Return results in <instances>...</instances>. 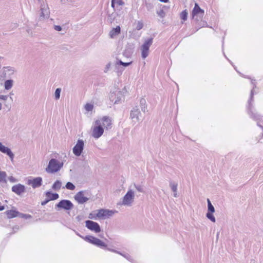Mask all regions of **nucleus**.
I'll return each mask as SVG.
<instances>
[{"instance_id":"3","label":"nucleus","mask_w":263,"mask_h":263,"mask_svg":"<svg viewBox=\"0 0 263 263\" xmlns=\"http://www.w3.org/2000/svg\"><path fill=\"white\" fill-rule=\"evenodd\" d=\"M153 42V38H148L144 41L141 45L140 50L141 51V57L143 59L147 58L149 54V48Z\"/></svg>"},{"instance_id":"53","label":"nucleus","mask_w":263,"mask_h":263,"mask_svg":"<svg viewBox=\"0 0 263 263\" xmlns=\"http://www.w3.org/2000/svg\"><path fill=\"white\" fill-rule=\"evenodd\" d=\"M91 214H90V215H89V218H92V217L90 216H91Z\"/></svg>"},{"instance_id":"26","label":"nucleus","mask_w":263,"mask_h":263,"mask_svg":"<svg viewBox=\"0 0 263 263\" xmlns=\"http://www.w3.org/2000/svg\"><path fill=\"white\" fill-rule=\"evenodd\" d=\"M125 3L123 0H111V7H115L116 5L118 6L121 5H124Z\"/></svg>"},{"instance_id":"12","label":"nucleus","mask_w":263,"mask_h":263,"mask_svg":"<svg viewBox=\"0 0 263 263\" xmlns=\"http://www.w3.org/2000/svg\"><path fill=\"white\" fill-rule=\"evenodd\" d=\"M85 223L86 227L90 231L97 233L101 232L100 226L97 222L87 220L85 221Z\"/></svg>"},{"instance_id":"25","label":"nucleus","mask_w":263,"mask_h":263,"mask_svg":"<svg viewBox=\"0 0 263 263\" xmlns=\"http://www.w3.org/2000/svg\"><path fill=\"white\" fill-rule=\"evenodd\" d=\"M140 106L141 109V110L145 112L146 108H147V105H146V102L145 99L144 98H141L140 100Z\"/></svg>"},{"instance_id":"36","label":"nucleus","mask_w":263,"mask_h":263,"mask_svg":"<svg viewBox=\"0 0 263 263\" xmlns=\"http://www.w3.org/2000/svg\"><path fill=\"white\" fill-rule=\"evenodd\" d=\"M18 217H21L24 219H29L31 218V216L29 214H23L18 212Z\"/></svg>"},{"instance_id":"4","label":"nucleus","mask_w":263,"mask_h":263,"mask_svg":"<svg viewBox=\"0 0 263 263\" xmlns=\"http://www.w3.org/2000/svg\"><path fill=\"white\" fill-rule=\"evenodd\" d=\"M109 99L114 104H119L120 103L122 99H124V95L118 88H115L113 91H110Z\"/></svg>"},{"instance_id":"19","label":"nucleus","mask_w":263,"mask_h":263,"mask_svg":"<svg viewBox=\"0 0 263 263\" xmlns=\"http://www.w3.org/2000/svg\"><path fill=\"white\" fill-rule=\"evenodd\" d=\"M0 152L2 153L5 154L7 155L11 160L13 159L14 154L12 152L10 148L9 147L5 146L2 143L0 142Z\"/></svg>"},{"instance_id":"43","label":"nucleus","mask_w":263,"mask_h":263,"mask_svg":"<svg viewBox=\"0 0 263 263\" xmlns=\"http://www.w3.org/2000/svg\"><path fill=\"white\" fill-rule=\"evenodd\" d=\"M106 250H109V251H110L111 252H115V253H118V254H119L120 255V253H121V252H119L118 251H117L116 250L112 249H109L107 247V249Z\"/></svg>"},{"instance_id":"32","label":"nucleus","mask_w":263,"mask_h":263,"mask_svg":"<svg viewBox=\"0 0 263 263\" xmlns=\"http://www.w3.org/2000/svg\"><path fill=\"white\" fill-rule=\"evenodd\" d=\"M65 187L70 190H74L76 188L75 185L71 182H68L65 185Z\"/></svg>"},{"instance_id":"31","label":"nucleus","mask_w":263,"mask_h":263,"mask_svg":"<svg viewBox=\"0 0 263 263\" xmlns=\"http://www.w3.org/2000/svg\"><path fill=\"white\" fill-rule=\"evenodd\" d=\"M170 186L171 187L173 192H175L176 191H177L178 184L177 183L171 181L170 182Z\"/></svg>"},{"instance_id":"34","label":"nucleus","mask_w":263,"mask_h":263,"mask_svg":"<svg viewBox=\"0 0 263 263\" xmlns=\"http://www.w3.org/2000/svg\"><path fill=\"white\" fill-rule=\"evenodd\" d=\"M132 64V62H123L121 60H119L117 62L116 65H122L124 67H127L130 65Z\"/></svg>"},{"instance_id":"16","label":"nucleus","mask_w":263,"mask_h":263,"mask_svg":"<svg viewBox=\"0 0 263 263\" xmlns=\"http://www.w3.org/2000/svg\"><path fill=\"white\" fill-rule=\"evenodd\" d=\"M86 192L81 191L78 192L74 196V199L79 203L83 204L89 200V198L85 196Z\"/></svg>"},{"instance_id":"30","label":"nucleus","mask_w":263,"mask_h":263,"mask_svg":"<svg viewBox=\"0 0 263 263\" xmlns=\"http://www.w3.org/2000/svg\"><path fill=\"white\" fill-rule=\"evenodd\" d=\"M188 12L186 10H184L180 13V18L183 21H185L187 20Z\"/></svg>"},{"instance_id":"22","label":"nucleus","mask_w":263,"mask_h":263,"mask_svg":"<svg viewBox=\"0 0 263 263\" xmlns=\"http://www.w3.org/2000/svg\"><path fill=\"white\" fill-rule=\"evenodd\" d=\"M5 213L7 217L9 219L18 217V211L13 210L6 211Z\"/></svg>"},{"instance_id":"8","label":"nucleus","mask_w":263,"mask_h":263,"mask_svg":"<svg viewBox=\"0 0 263 263\" xmlns=\"http://www.w3.org/2000/svg\"><path fill=\"white\" fill-rule=\"evenodd\" d=\"M134 199V193L132 190H129L123 197L122 204L124 205L130 206L131 205Z\"/></svg>"},{"instance_id":"1","label":"nucleus","mask_w":263,"mask_h":263,"mask_svg":"<svg viewBox=\"0 0 263 263\" xmlns=\"http://www.w3.org/2000/svg\"><path fill=\"white\" fill-rule=\"evenodd\" d=\"M63 166V162H60L56 159L52 158L50 160L46 171L49 173H56L60 171Z\"/></svg>"},{"instance_id":"28","label":"nucleus","mask_w":263,"mask_h":263,"mask_svg":"<svg viewBox=\"0 0 263 263\" xmlns=\"http://www.w3.org/2000/svg\"><path fill=\"white\" fill-rule=\"evenodd\" d=\"M13 80H7L5 82L4 86L6 90H9L11 89L13 86Z\"/></svg>"},{"instance_id":"2","label":"nucleus","mask_w":263,"mask_h":263,"mask_svg":"<svg viewBox=\"0 0 263 263\" xmlns=\"http://www.w3.org/2000/svg\"><path fill=\"white\" fill-rule=\"evenodd\" d=\"M83 239L86 241L95 245V246L100 248L102 249H107V245L104 242L99 239V238L95 237L91 235H87L85 237H83Z\"/></svg>"},{"instance_id":"27","label":"nucleus","mask_w":263,"mask_h":263,"mask_svg":"<svg viewBox=\"0 0 263 263\" xmlns=\"http://www.w3.org/2000/svg\"><path fill=\"white\" fill-rule=\"evenodd\" d=\"M62 186V182L61 181L57 180L53 184L52 189L55 191H59Z\"/></svg>"},{"instance_id":"10","label":"nucleus","mask_w":263,"mask_h":263,"mask_svg":"<svg viewBox=\"0 0 263 263\" xmlns=\"http://www.w3.org/2000/svg\"><path fill=\"white\" fill-rule=\"evenodd\" d=\"M84 143L82 139H79L77 141L76 144L73 147L72 151L73 153L76 156H80L84 149Z\"/></svg>"},{"instance_id":"48","label":"nucleus","mask_w":263,"mask_h":263,"mask_svg":"<svg viewBox=\"0 0 263 263\" xmlns=\"http://www.w3.org/2000/svg\"><path fill=\"white\" fill-rule=\"evenodd\" d=\"M76 219H77L78 221H80L81 219V216L80 215H78L76 217Z\"/></svg>"},{"instance_id":"6","label":"nucleus","mask_w":263,"mask_h":263,"mask_svg":"<svg viewBox=\"0 0 263 263\" xmlns=\"http://www.w3.org/2000/svg\"><path fill=\"white\" fill-rule=\"evenodd\" d=\"M56 208L69 211L73 207L72 202L69 200L63 199L55 205Z\"/></svg>"},{"instance_id":"41","label":"nucleus","mask_w":263,"mask_h":263,"mask_svg":"<svg viewBox=\"0 0 263 263\" xmlns=\"http://www.w3.org/2000/svg\"><path fill=\"white\" fill-rule=\"evenodd\" d=\"M110 66H111V63L110 62L108 63V64H107L105 67L104 72L106 73L110 69Z\"/></svg>"},{"instance_id":"5","label":"nucleus","mask_w":263,"mask_h":263,"mask_svg":"<svg viewBox=\"0 0 263 263\" xmlns=\"http://www.w3.org/2000/svg\"><path fill=\"white\" fill-rule=\"evenodd\" d=\"M38 1L41 3L39 20L42 21L49 18L50 11L48 5L44 3V0H38Z\"/></svg>"},{"instance_id":"9","label":"nucleus","mask_w":263,"mask_h":263,"mask_svg":"<svg viewBox=\"0 0 263 263\" xmlns=\"http://www.w3.org/2000/svg\"><path fill=\"white\" fill-rule=\"evenodd\" d=\"M96 121H99L100 125H102V126L104 127V129L106 130L110 129L112 127V120L108 116H103L102 118Z\"/></svg>"},{"instance_id":"7","label":"nucleus","mask_w":263,"mask_h":263,"mask_svg":"<svg viewBox=\"0 0 263 263\" xmlns=\"http://www.w3.org/2000/svg\"><path fill=\"white\" fill-rule=\"evenodd\" d=\"M96 126L92 129V136L95 139L99 138L104 133V128L100 125L99 121L95 122Z\"/></svg>"},{"instance_id":"29","label":"nucleus","mask_w":263,"mask_h":263,"mask_svg":"<svg viewBox=\"0 0 263 263\" xmlns=\"http://www.w3.org/2000/svg\"><path fill=\"white\" fill-rule=\"evenodd\" d=\"M6 177L7 174L4 171H0V182L1 183H6Z\"/></svg>"},{"instance_id":"14","label":"nucleus","mask_w":263,"mask_h":263,"mask_svg":"<svg viewBox=\"0 0 263 263\" xmlns=\"http://www.w3.org/2000/svg\"><path fill=\"white\" fill-rule=\"evenodd\" d=\"M27 183L31 185L32 188L35 189L40 187L42 184V178L41 177L32 178L28 179Z\"/></svg>"},{"instance_id":"33","label":"nucleus","mask_w":263,"mask_h":263,"mask_svg":"<svg viewBox=\"0 0 263 263\" xmlns=\"http://www.w3.org/2000/svg\"><path fill=\"white\" fill-rule=\"evenodd\" d=\"M134 186L138 192L140 193L144 192L143 186L142 185L135 183Z\"/></svg>"},{"instance_id":"13","label":"nucleus","mask_w":263,"mask_h":263,"mask_svg":"<svg viewBox=\"0 0 263 263\" xmlns=\"http://www.w3.org/2000/svg\"><path fill=\"white\" fill-rule=\"evenodd\" d=\"M123 6L124 5H121L120 6H118V5H116L115 7H112L114 9L115 12L111 13V14H109L108 15L111 22H112L115 19L116 16H121L123 14Z\"/></svg>"},{"instance_id":"40","label":"nucleus","mask_w":263,"mask_h":263,"mask_svg":"<svg viewBox=\"0 0 263 263\" xmlns=\"http://www.w3.org/2000/svg\"><path fill=\"white\" fill-rule=\"evenodd\" d=\"M8 180H9L10 182L12 183L16 182L17 181V180L12 176H9L8 177Z\"/></svg>"},{"instance_id":"37","label":"nucleus","mask_w":263,"mask_h":263,"mask_svg":"<svg viewBox=\"0 0 263 263\" xmlns=\"http://www.w3.org/2000/svg\"><path fill=\"white\" fill-rule=\"evenodd\" d=\"M93 105L92 104H90V103H87L85 105V109L87 111H92V110L93 109Z\"/></svg>"},{"instance_id":"38","label":"nucleus","mask_w":263,"mask_h":263,"mask_svg":"<svg viewBox=\"0 0 263 263\" xmlns=\"http://www.w3.org/2000/svg\"><path fill=\"white\" fill-rule=\"evenodd\" d=\"M120 255L125 257L126 259L130 262H133L134 260L132 258V256L128 254H123L122 253H120Z\"/></svg>"},{"instance_id":"18","label":"nucleus","mask_w":263,"mask_h":263,"mask_svg":"<svg viewBox=\"0 0 263 263\" xmlns=\"http://www.w3.org/2000/svg\"><path fill=\"white\" fill-rule=\"evenodd\" d=\"M115 211L109 210L100 209L98 211L97 216L99 218H106L111 216Z\"/></svg>"},{"instance_id":"47","label":"nucleus","mask_w":263,"mask_h":263,"mask_svg":"<svg viewBox=\"0 0 263 263\" xmlns=\"http://www.w3.org/2000/svg\"><path fill=\"white\" fill-rule=\"evenodd\" d=\"M13 230L14 232H15L16 231H17L18 230V227L16 226V227H14L13 228Z\"/></svg>"},{"instance_id":"11","label":"nucleus","mask_w":263,"mask_h":263,"mask_svg":"<svg viewBox=\"0 0 263 263\" xmlns=\"http://www.w3.org/2000/svg\"><path fill=\"white\" fill-rule=\"evenodd\" d=\"M141 117V113L137 106L133 107L130 113V118L133 122L136 123L139 122Z\"/></svg>"},{"instance_id":"50","label":"nucleus","mask_w":263,"mask_h":263,"mask_svg":"<svg viewBox=\"0 0 263 263\" xmlns=\"http://www.w3.org/2000/svg\"><path fill=\"white\" fill-rule=\"evenodd\" d=\"M173 195H174V196L175 197H178L177 191H176L175 192H174Z\"/></svg>"},{"instance_id":"51","label":"nucleus","mask_w":263,"mask_h":263,"mask_svg":"<svg viewBox=\"0 0 263 263\" xmlns=\"http://www.w3.org/2000/svg\"><path fill=\"white\" fill-rule=\"evenodd\" d=\"M122 71H123L122 70H121L120 71H117L118 75L119 76V75L121 74L122 72Z\"/></svg>"},{"instance_id":"24","label":"nucleus","mask_w":263,"mask_h":263,"mask_svg":"<svg viewBox=\"0 0 263 263\" xmlns=\"http://www.w3.org/2000/svg\"><path fill=\"white\" fill-rule=\"evenodd\" d=\"M14 72V69L13 67L8 66L4 67V74L5 77H7V75L10 76L13 74Z\"/></svg>"},{"instance_id":"21","label":"nucleus","mask_w":263,"mask_h":263,"mask_svg":"<svg viewBox=\"0 0 263 263\" xmlns=\"http://www.w3.org/2000/svg\"><path fill=\"white\" fill-rule=\"evenodd\" d=\"M121 28L119 26H117L116 28H114L109 32V36L110 38H114L116 36L120 33Z\"/></svg>"},{"instance_id":"20","label":"nucleus","mask_w":263,"mask_h":263,"mask_svg":"<svg viewBox=\"0 0 263 263\" xmlns=\"http://www.w3.org/2000/svg\"><path fill=\"white\" fill-rule=\"evenodd\" d=\"M199 14L203 15L204 11L200 8L197 3H195L194 8H193L192 12V17L193 18L195 15Z\"/></svg>"},{"instance_id":"52","label":"nucleus","mask_w":263,"mask_h":263,"mask_svg":"<svg viewBox=\"0 0 263 263\" xmlns=\"http://www.w3.org/2000/svg\"><path fill=\"white\" fill-rule=\"evenodd\" d=\"M2 105L1 103L0 102V110L2 109Z\"/></svg>"},{"instance_id":"23","label":"nucleus","mask_w":263,"mask_h":263,"mask_svg":"<svg viewBox=\"0 0 263 263\" xmlns=\"http://www.w3.org/2000/svg\"><path fill=\"white\" fill-rule=\"evenodd\" d=\"M46 196L50 201L54 200L59 198V195L57 193H53L50 191H47L46 192Z\"/></svg>"},{"instance_id":"35","label":"nucleus","mask_w":263,"mask_h":263,"mask_svg":"<svg viewBox=\"0 0 263 263\" xmlns=\"http://www.w3.org/2000/svg\"><path fill=\"white\" fill-rule=\"evenodd\" d=\"M61 91V89L60 88H58L55 89L54 93V97L56 100H58L60 99Z\"/></svg>"},{"instance_id":"15","label":"nucleus","mask_w":263,"mask_h":263,"mask_svg":"<svg viewBox=\"0 0 263 263\" xmlns=\"http://www.w3.org/2000/svg\"><path fill=\"white\" fill-rule=\"evenodd\" d=\"M208 202V212L206 214V217L210 219L211 221L215 222L216 219L213 215V213L215 212V208L212 205L209 199H207Z\"/></svg>"},{"instance_id":"42","label":"nucleus","mask_w":263,"mask_h":263,"mask_svg":"<svg viewBox=\"0 0 263 263\" xmlns=\"http://www.w3.org/2000/svg\"><path fill=\"white\" fill-rule=\"evenodd\" d=\"M54 29L55 30L58 31H60L62 30V27H61V26H60L59 25H54Z\"/></svg>"},{"instance_id":"39","label":"nucleus","mask_w":263,"mask_h":263,"mask_svg":"<svg viewBox=\"0 0 263 263\" xmlns=\"http://www.w3.org/2000/svg\"><path fill=\"white\" fill-rule=\"evenodd\" d=\"M143 27V24L142 22L138 21L136 26V29L138 30H141Z\"/></svg>"},{"instance_id":"44","label":"nucleus","mask_w":263,"mask_h":263,"mask_svg":"<svg viewBox=\"0 0 263 263\" xmlns=\"http://www.w3.org/2000/svg\"><path fill=\"white\" fill-rule=\"evenodd\" d=\"M8 99V96L6 95H0V99L3 100H7Z\"/></svg>"},{"instance_id":"17","label":"nucleus","mask_w":263,"mask_h":263,"mask_svg":"<svg viewBox=\"0 0 263 263\" xmlns=\"http://www.w3.org/2000/svg\"><path fill=\"white\" fill-rule=\"evenodd\" d=\"M11 190L15 194L20 196L25 192L26 188L24 185L18 183L13 185Z\"/></svg>"},{"instance_id":"54","label":"nucleus","mask_w":263,"mask_h":263,"mask_svg":"<svg viewBox=\"0 0 263 263\" xmlns=\"http://www.w3.org/2000/svg\"><path fill=\"white\" fill-rule=\"evenodd\" d=\"M99 236H100V237H103V236H102L101 235H100Z\"/></svg>"},{"instance_id":"45","label":"nucleus","mask_w":263,"mask_h":263,"mask_svg":"<svg viewBox=\"0 0 263 263\" xmlns=\"http://www.w3.org/2000/svg\"><path fill=\"white\" fill-rule=\"evenodd\" d=\"M50 200L47 198L46 199H45L44 201H42L41 202V205H45V204H46Z\"/></svg>"},{"instance_id":"46","label":"nucleus","mask_w":263,"mask_h":263,"mask_svg":"<svg viewBox=\"0 0 263 263\" xmlns=\"http://www.w3.org/2000/svg\"><path fill=\"white\" fill-rule=\"evenodd\" d=\"M224 57L228 60V61L233 65L232 62L227 57L224 52H223Z\"/></svg>"},{"instance_id":"49","label":"nucleus","mask_w":263,"mask_h":263,"mask_svg":"<svg viewBox=\"0 0 263 263\" xmlns=\"http://www.w3.org/2000/svg\"><path fill=\"white\" fill-rule=\"evenodd\" d=\"M76 234L79 236V237H80L81 238H83V237H84V236L81 235L79 233H78L77 232H76V231H74Z\"/></svg>"}]
</instances>
